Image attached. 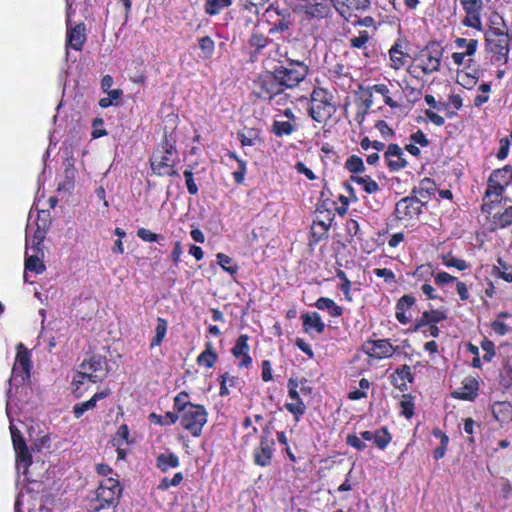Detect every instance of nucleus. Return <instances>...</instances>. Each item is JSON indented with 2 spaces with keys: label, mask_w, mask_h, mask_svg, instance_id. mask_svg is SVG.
Wrapping results in <instances>:
<instances>
[{
  "label": "nucleus",
  "mask_w": 512,
  "mask_h": 512,
  "mask_svg": "<svg viewBox=\"0 0 512 512\" xmlns=\"http://www.w3.org/2000/svg\"><path fill=\"white\" fill-rule=\"evenodd\" d=\"M369 40V34L367 31H361L359 36L350 39V44L354 48H363Z\"/></svg>",
  "instance_id": "obj_53"
},
{
  "label": "nucleus",
  "mask_w": 512,
  "mask_h": 512,
  "mask_svg": "<svg viewBox=\"0 0 512 512\" xmlns=\"http://www.w3.org/2000/svg\"><path fill=\"white\" fill-rule=\"evenodd\" d=\"M268 43V39L262 34L255 33L250 38V44L257 48H264Z\"/></svg>",
  "instance_id": "obj_62"
},
{
  "label": "nucleus",
  "mask_w": 512,
  "mask_h": 512,
  "mask_svg": "<svg viewBox=\"0 0 512 512\" xmlns=\"http://www.w3.org/2000/svg\"><path fill=\"white\" fill-rule=\"evenodd\" d=\"M487 46L497 61L507 60L511 37L499 28L492 29L486 37Z\"/></svg>",
  "instance_id": "obj_8"
},
{
  "label": "nucleus",
  "mask_w": 512,
  "mask_h": 512,
  "mask_svg": "<svg viewBox=\"0 0 512 512\" xmlns=\"http://www.w3.org/2000/svg\"><path fill=\"white\" fill-rule=\"evenodd\" d=\"M504 192V185L499 182H491V178L488 179V187L485 192L486 196H500Z\"/></svg>",
  "instance_id": "obj_49"
},
{
  "label": "nucleus",
  "mask_w": 512,
  "mask_h": 512,
  "mask_svg": "<svg viewBox=\"0 0 512 512\" xmlns=\"http://www.w3.org/2000/svg\"><path fill=\"white\" fill-rule=\"evenodd\" d=\"M372 90L384 97V102L391 108L398 107V104L388 95L389 89L384 84H376L372 87Z\"/></svg>",
  "instance_id": "obj_41"
},
{
  "label": "nucleus",
  "mask_w": 512,
  "mask_h": 512,
  "mask_svg": "<svg viewBox=\"0 0 512 512\" xmlns=\"http://www.w3.org/2000/svg\"><path fill=\"white\" fill-rule=\"evenodd\" d=\"M374 274L380 278H384L386 283L395 281V274L387 268H377L374 270Z\"/></svg>",
  "instance_id": "obj_55"
},
{
  "label": "nucleus",
  "mask_w": 512,
  "mask_h": 512,
  "mask_svg": "<svg viewBox=\"0 0 512 512\" xmlns=\"http://www.w3.org/2000/svg\"><path fill=\"white\" fill-rule=\"evenodd\" d=\"M315 306L319 310H326L331 317H339L342 315V308L338 306L332 299L321 297L319 298Z\"/></svg>",
  "instance_id": "obj_27"
},
{
  "label": "nucleus",
  "mask_w": 512,
  "mask_h": 512,
  "mask_svg": "<svg viewBox=\"0 0 512 512\" xmlns=\"http://www.w3.org/2000/svg\"><path fill=\"white\" fill-rule=\"evenodd\" d=\"M420 60L421 63L419 64V68L422 72L425 74H431L438 71L440 68L441 52L437 49H427L422 53Z\"/></svg>",
  "instance_id": "obj_16"
},
{
  "label": "nucleus",
  "mask_w": 512,
  "mask_h": 512,
  "mask_svg": "<svg viewBox=\"0 0 512 512\" xmlns=\"http://www.w3.org/2000/svg\"><path fill=\"white\" fill-rule=\"evenodd\" d=\"M238 165L239 168L233 172V177L238 184H241L246 174V163L243 160H238Z\"/></svg>",
  "instance_id": "obj_58"
},
{
  "label": "nucleus",
  "mask_w": 512,
  "mask_h": 512,
  "mask_svg": "<svg viewBox=\"0 0 512 512\" xmlns=\"http://www.w3.org/2000/svg\"><path fill=\"white\" fill-rule=\"evenodd\" d=\"M258 96L265 100H273L285 91L275 72H266L255 82Z\"/></svg>",
  "instance_id": "obj_6"
},
{
  "label": "nucleus",
  "mask_w": 512,
  "mask_h": 512,
  "mask_svg": "<svg viewBox=\"0 0 512 512\" xmlns=\"http://www.w3.org/2000/svg\"><path fill=\"white\" fill-rule=\"evenodd\" d=\"M303 320V326L305 331H310L314 329L318 333H322L325 329V324L321 320V317L318 313L314 312L312 314H302L301 316Z\"/></svg>",
  "instance_id": "obj_26"
},
{
  "label": "nucleus",
  "mask_w": 512,
  "mask_h": 512,
  "mask_svg": "<svg viewBox=\"0 0 512 512\" xmlns=\"http://www.w3.org/2000/svg\"><path fill=\"white\" fill-rule=\"evenodd\" d=\"M466 16L463 25L477 30H482L481 12L483 10L482 0H460Z\"/></svg>",
  "instance_id": "obj_10"
},
{
  "label": "nucleus",
  "mask_w": 512,
  "mask_h": 512,
  "mask_svg": "<svg viewBox=\"0 0 512 512\" xmlns=\"http://www.w3.org/2000/svg\"><path fill=\"white\" fill-rule=\"evenodd\" d=\"M231 4L232 0H206L205 12L210 16L217 15Z\"/></svg>",
  "instance_id": "obj_32"
},
{
  "label": "nucleus",
  "mask_w": 512,
  "mask_h": 512,
  "mask_svg": "<svg viewBox=\"0 0 512 512\" xmlns=\"http://www.w3.org/2000/svg\"><path fill=\"white\" fill-rule=\"evenodd\" d=\"M423 205L412 194L397 202L395 215L399 220H410L418 217Z\"/></svg>",
  "instance_id": "obj_11"
},
{
  "label": "nucleus",
  "mask_w": 512,
  "mask_h": 512,
  "mask_svg": "<svg viewBox=\"0 0 512 512\" xmlns=\"http://www.w3.org/2000/svg\"><path fill=\"white\" fill-rule=\"evenodd\" d=\"M435 190V182L430 178H424L417 187L412 189L411 194L424 206L434 194Z\"/></svg>",
  "instance_id": "obj_19"
},
{
  "label": "nucleus",
  "mask_w": 512,
  "mask_h": 512,
  "mask_svg": "<svg viewBox=\"0 0 512 512\" xmlns=\"http://www.w3.org/2000/svg\"><path fill=\"white\" fill-rule=\"evenodd\" d=\"M266 13L270 19H273L274 15L277 16V19L271 21L269 34L282 33L289 29L292 21L291 13L288 10L280 11L277 7H270Z\"/></svg>",
  "instance_id": "obj_12"
},
{
  "label": "nucleus",
  "mask_w": 512,
  "mask_h": 512,
  "mask_svg": "<svg viewBox=\"0 0 512 512\" xmlns=\"http://www.w3.org/2000/svg\"><path fill=\"white\" fill-rule=\"evenodd\" d=\"M199 46L205 58H210L212 56L215 45L214 41L210 37H202L199 40Z\"/></svg>",
  "instance_id": "obj_44"
},
{
  "label": "nucleus",
  "mask_w": 512,
  "mask_h": 512,
  "mask_svg": "<svg viewBox=\"0 0 512 512\" xmlns=\"http://www.w3.org/2000/svg\"><path fill=\"white\" fill-rule=\"evenodd\" d=\"M410 139L413 143L419 144L423 147H426L429 145V141H428L426 135L421 130H418L417 132L413 133L411 135Z\"/></svg>",
  "instance_id": "obj_63"
},
{
  "label": "nucleus",
  "mask_w": 512,
  "mask_h": 512,
  "mask_svg": "<svg viewBox=\"0 0 512 512\" xmlns=\"http://www.w3.org/2000/svg\"><path fill=\"white\" fill-rule=\"evenodd\" d=\"M16 453L17 470H22L23 474H27L28 468L32 463V457L26 444L14 448Z\"/></svg>",
  "instance_id": "obj_24"
},
{
  "label": "nucleus",
  "mask_w": 512,
  "mask_h": 512,
  "mask_svg": "<svg viewBox=\"0 0 512 512\" xmlns=\"http://www.w3.org/2000/svg\"><path fill=\"white\" fill-rule=\"evenodd\" d=\"M95 407V399H89L85 402L76 404L73 407L74 416L79 419L86 411L91 410Z\"/></svg>",
  "instance_id": "obj_45"
},
{
  "label": "nucleus",
  "mask_w": 512,
  "mask_h": 512,
  "mask_svg": "<svg viewBox=\"0 0 512 512\" xmlns=\"http://www.w3.org/2000/svg\"><path fill=\"white\" fill-rule=\"evenodd\" d=\"M375 127L378 129V131L384 138H390L394 135L393 130L383 120L377 121Z\"/></svg>",
  "instance_id": "obj_57"
},
{
  "label": "nucleus",
  "mask_w": 512,
  "mask_h": 512,
  "mask_svg": "<svg viewBox=\"0 0 512 512\" xmlns=\"http://www.w3.org/2000/svg\"><path fill=\"white\" fill-rule=\"evenodd\" d=\"M443 264L447 267L456 268L459 271H463V270L467 269V267H468L465 260L455 258L451 255H446L443 257Z\"/></svg>",
  "instance_id": "obj_42"
},
{
  "label": "nucleus",
  "mask_w": 512,
  "mask_h": 512,
  "mask_svg": "<svg viewBox=\"0 0 512 512\" xmlns=\"http://www.w3.org/2000/svg\"><path fill=\"white\" fill-rule=\"evenodd\" d=\"M446 318V313L440 309H432L430 311H425L422 313V316L418 319L417 324L415 326V330H418L420 327L425 325H433L435 323L441 322Z\"/></svg>",
  "instance_id": "obj_23"
},
{
  "label": "nucleus",
  "mask_w": 512,
  "mask_h": 512,
  "mask_svg": "<svg viewBox=\"0 0 512 512\" xmlns=\"http://www.w3.org/2000/svg\"><path fill=\"white\" fill-rule=\"evenodd\" d=\"M104 376L105 373H103L102 359L94 356L89 360L83 361L80 365V370L74 377L73 383L75 385L84 384L86 381L96 383L102 380Z\"/></svg>",
  "instance_id": "obj_7"
},
{
  "label": "nucleus",
  "mask_w": 512,
  "mask_h": 512,
  "mask_svg": "<svg viewBox=\"0 0 512 512\" xmlns=\"http://www.w3.org/2000/svg\"><path fill=\"white\" fill-rule=\"evenodd\" d=\"M85 25L80 23L67 32V45L74 50H81L86 40Z\"/></svg>",
  "instance_id": "obj_22"
},
{
  "label": "nucleus",
  "mask_w": 512,
  "mask_h": 512,
  "mask_svg": "<svg viewBox=\"0 0 512 512\" xmlns=\"http://www.w3.org/2000/svg\"><path fill=\"white\" fill-rule=\"evenodd\" d=\"M479 383L473 377L465 378L462 387L454 391L452 396L457 399L472 401L478 395Z\"/></svg>",
  "instance_id": "obj_20"
},
{
  "label": "nucleus",
  "mask_w": 512,
  "mask_h": 512,
  "mask_svg": "<svg viewBox=\"0 0 512 512\" xmlns=\"http://www.w3.org/2000/svg\"><path fill=\"white\" fill-rule=\"evenodd\" d=\"M332 0H304V12L311 18L324 19L331 14Z\"/></svg>",
  "instance_id": "obj_13"
},
{
  "label": "nucleus",
  "mask_w": 512,
  "mask_h": 512,
  "mask_svg": "<svg viewBox=\"0 0 512 512\" xmlns=\"http://www.w3.org/2000/svg\"><path fill=\"white\" fill-rule=\"evenodd\" d=\"M294 123L291 121H275L273 124V132L277 136L290 135L294 130Z\"/></svg>",
  "instance_id": "obj_36"
},
{
  "label": "nucleus",
  "mask_w": 512,
  "mask_h": 512,
  "mask_svg": "<svg viewBox=\"0 0 512 512\" xmlns=\"http://www.w3.org/2000/svg\"><path fill=\"white\" fill-rule=\"evenodd\" d=\"M391 67L398 70L405 64V56L399 44H395L389 51Z\"/></svg>",
  "instance_id": "obj_33"
},
{
  "label": "nucleus",
  "mask_w": 512,
  "mask_h": 512,
  "mask_svg": "<svg viewBox=\"0 0 512 512\" xmlns=\"http://www.w3.org/2000/svg\"><path fill=\"white\" fill-rule=\"evenodd\" d=\"M137 236L145 242H156L161 238L160 235L153 233L146 228L138 229Z\"/></svg>",
  "instance_id": "obj_51"
},
{
  "label": "nucleus",
  "mask_w": 512,
  "mask_h": 512,
  "mask_svg": "<svg viewBox=\"0 0 512 512\" xmlns=\"http://www.w3.org/2000/svg\"><path fill=\"white\" fill-rule=\"evenodd\" d=\"M366 352L370 357L382 359L393 355L395 348L386 339L369 342L366 345Z\"/></svg>",
  "instance_id": "obj_15"
},
{
  "label": "nucleus",
  "mask_w": 512,
  "mask_h": 512,
  "mask_svg": "<svg viewBox=\"0 0 512 512\" xmlns=\"http://www.w3.org/2000/svg\"><path fill=\"white\" fill-rule=\"evenodd\" d=\"M345 167L352 173H359L365 169L363 160L356 155H353L346 160Z\"/></svg>",
  "instance_id": "obj_40"
},
{
  "label": "nucleus",
  "mask_w": 512,
  "mask_h": 512,
  "mask_svg": "<svg viewBox=\"0 0 512 512\" xmlns=\"http://www.w3.org/2000/svg\"><path fill=\"white\" fill-rule=\"evenodd\" d=\"M178 161V153L175 147V141L165 140L156 148L150 158V165L153 172L159 176H165L168 167H174Z\"/></svg>",
  "instance_id": "obj_2"
},
{
  "label": "nucleus",
  "mask_w": 512,
  "mask_h": 512,
  "mask_svg": "<svg viewBox=\"0 0 512 512\" xmlns=\"http://www.w3.org/2000/svg\"><path fill=\"white\" fill-rule=\"evenodd\" d=\"M331 99L332 96L325 89L317 88L313 90L309 113L315 121L324 122L334 114L335 106Z\"/></svg>",
  "instance_id": "obj_3"
},
{
  "label": "nucleus",
  "mask_w": 512,
  "mask_h": 512,
  "mask_svg": "<svg viewBox=\"0 0 512 512\" xmlns=\"http://www.w3.org/2000/svg\"><path fill=\"white\" fill-rule=\"evenodd\" d=\"M455 43L458 48L465 49L464 52H466V54L468 56H471L476 52L477 45H478L477 40L471 39V40L467 41L465 38H457L455 40Z\"/></svg>",
  "instance_id": "obj_39"
},
{
  "label": "nucleus",
  "mask_w": 512,
  "mask_h": 512,
  "mask_svg": "<svg viewBox=\"0 0 512 512\" xmlns=\"http://www.w3.org/2000/svg\"><path fill=\"white\" fill-rule=\"evenodd\" d=\"M491 182H499L507 186L510 182L512 183V169L510 166H505L502 169L494 170L491 175Z\"/></svg>",
  "instance_id": "obj_30"
},
{
  "label": "nucleus",
  "mask_w": 512,
  "mask_h": 512,
  "mask_svg": "<svg viewBox=\"0 0 512 512\" xmlns=\"http://www.w3.org/2000/svg\"><path fill=\"white\" fill-rule=\"evenodd\" d=\"M184 176L186 179L187 190L191 195H196L198 193V187L193 179V173L191 170H185Z\"/></svg>",
  "instance_id": "obj_54"
},
{
  "label": "nucleus",
  "mask_w": 512,
  "mask_h": 512,
  "mask_svg": "<svg viewBox=\"0 0 512 512\" xmlns=\"http://www.w3.org/2000/svg\"><path fill=\"white\" fill-rule=\"evenodd\" d=\"M275 74L281 81L284 89L296 87L308 73V67L300 61H294L289 67L280 66L275 68Z\"/></svg>",
  "instance_id": "obj_5"
},
{
  "label": "nucleus",
  "mask_w": 512,
  "mask_h": 512,
  "mask_svg": "<svg viewBox=\"0 0 512 512\" xmlns=\"http://www.w3.org/2000/svg\"><path fill=\"white\" fill-rule=\"evenodd\" d=\"M187 397L188 394L186 392H181L174 399V406L180 414L185 411L186 407L195 405L188 402Z\"/></svg>",
  "instance_id": "obj_48"
},
{
  "label": "nucleus",
  "mask_w": 512,
  "mask_h": 512,
  "mask_svg": "<svg viewBox=\"0 0 512 512\" xmlns=\"http://www.w3.org/2000/svg\"><path fill=\"white\" fill-rule=\"evenodd\" d=\"M183 480V474L181 472L176 473L172 479H169L167 477L163 478L158 485V488L161 490H166L172 486H177L181 483Z\"/></svg>",
  "instance_id": "obj_46"
},
{
  "label": "nucleus",
  "mask_w": 512,
  "mask_h": 512,
  "mask_svg": "<svg viewBox=\"0 0 512 512\" xmlns=\"http://www.w3.org/2000/svg\"><path fill=\"white\" fill-rule=\"evenodd\" d=\"M499 266L496 267L498 270L499 276L503 278L507 282H512V272L507 271L508 268L506 267V264L502 260H498Z\"/></svg>",
  "instance_id": "obj_61"
},
{
  "label": "nucleus",
  "mask_w": 512,
  "mask_h": 512,
  "mask_svg": "<svg viewBox=\"0 0 512 512\" xmlns=\"http://www.w3.org/2000/svg\"><path fill=\"white\" fill-rule=\"evenodd\" d=\"M285 408L295 415L296 420L299 419V416L303 415L306 411V406L303 401H295L294 403H286Z\"/></svg>",
  "instance_id": "obj_47"
},
{
  "label": "nucleus",
  "mask_w": 512,
  "mask_h": 512,
  "mask_svg": "<svg viewBox=\"0 0 512 512\" xmlns=\"http://www.w3.org/2000/svg\"><path fill=\"white\" fill-rule=\"evenodd\" d=\"M509 148H510V141H509V139L508 138H502L500 140V148H499V151L497 153V158L500 159V160H504L508 156Z\"/></svg>",
  "instance_id": "obj_59"
},
{
  "label": "nucleus",
  "mask_w": 512,
  "mask_h": 512,
  "mask_svg": "<svg viewBox=\"0 0 512 512\" xmlns=\"http://www.w3.org/2000/svg\"><path fill=\"white\" fill-rule=\"evenodd\" d=\"M129 437V429L127 425H121L114 437V441L119 445L121 442H127Z\"/></svg>",
  "instance_id": "obj_56"
},
{
  "label": "nucleus",
  "mask_w": 512,
  "mask_h": 512,
  "mask_svg": "<svg viewBox=\"0 0 512 512\" xmlns=\"http://www.w3.org/2000/svg\"><path fill=\"white\" fill-rule=\"evenodd\" d=\"M425 115L432 123H434L437 126H442L445 123L444 117L433 112L432 110H425Z\"/></svg>",
  "instance_id": "obj_64"
},
{
  "label": "nucleus",
  "mask_w": 512,
  "mask_h": 512,
  "mask_svg": "<svg viewBox=\"0 0 512 512\" xmlns=\"http://www.w3.org/2000/svg\"><path fill=\"white\" fill-rule=\"evenodd\" d=\"M390 441L391 436L386 428H381L379 430L374 431V443L380 449H385Z\"/></svg>",
  "instance_id": "obj_38"
},
{
  "label": "nucleus",
  "mask_w": 512,
  "mask_h": 512,
  "mask_svg": "<svg viewBox=\"0 0 512 512\" xmlns=\"http://www.w3.org/2000/svg\"><path fill=\"white\" fill-rule=\"evenodd\" d=\"M387 164L392 171H398L407 166L403 151L397 144H390L385 152Z\"/></svg>",
  "instance_id": "obj_18"
},
{
  "label": "nucleus",
  "mask_w": 512,
  "mask_h": 512,
  "mask_svg": "<svg viewBox=\"0 0 512 512\" xmlns=\"http://www.w3.org/2000/svg\"><path fill=\"white\" fill-rule=\"evenodd\" d=\"M217 262L225 271L229 272L230 274L236 273L237 267L232 264L233 261L229 256L223 253H218Z\"/></svg>",
  "instance_id": "obj_43"
},
{
  "label": "nucleus",
  "mask_w": 512,
  "mask_h": 512,
  "mask_svg": "<svg viewBox=\"0 0 512 512\" xmlns=\"http://www.w3.org/2000/svg\"><path fill=\"white\" fill-rule=\"evenodd\" d=\"M248 336L240 335L232 349L235 358L239 359L238 366L240 368H248L252 363V358L249 355Z\"/></svg>",
  "instance_id": "obj_17"
},
{
  "label": "nucleus",
  "mask_w": 512,
  "mask_h": 512,
  "mask_svg": "<svg viewBox=\"0 0 512 512\" xmlns=\"http://www.w3.org/2000/svg\"><path fill=\"white\" fill-rule=\"evenodd\" d=\"M122 488L118 480L106 478L100 482L94 497L88 505L89 512H100L110 507H116L119 503Z\"/></svg>",
  "instance_id": "obj_1"
},
{
  "label": "nucleus",
  "mask_w": 512,
  "mask_h": 512,
  "mask_svg": "<svg viewBox=\"0 0 512 512\" xmlns=\"http://www.w3.org/2000/svg\"><path fill=\"white\" fill-rule=\"evenodd\" d=\"M207 422V411L201 405L186 407L180 414V423L185 430H188L194 437L200 436L203 426Z\"/></svg>",
  "instance_id": "obj_4"
},
{
  "label": "nucleus",
  "mask_w": 512,
  "mask_h": 512,
  "mask_svg": "<svg viewBox=\"0 0 512 512\" xmlns=\"http://www.w3.org/2000/svg\"><path fill=\"white\" fill-rule=\"evenodd\" d=\"M10 432L14 448L26 444L20 431L15 426H10Z\"/></svg>",
  "instance_id": "obj_60"
},
{
  "label": "nucleus",
  "mask_w": 512,
  "mask_h": 512,
  "mask_svg": "<svg viewBox=\"0 0 512 512\" xmlns=\"http://www.w3.org/2000/svg\"><path fill=\"white\" fill-rule=\"evenodd\" d=\"M167 321L163 318L157 319L156 334L151 342V347L161 344L167 332Z\"/></svg>",
  "instance_id": "obj_35"
},
{
  "label": "nucleus",
  "mask_w": 512,
  "mask_h": 512,
  "mask_svg": "<svg viewBox=\"0 0 512 512\" xmlns=\"http://www.w3.org/2000/svg\"><path fill=\"white\" fill-rule=\"evenodd\" d=\"M332 4L341 16L348 19L353 12L368 8L369 0H332Z\"/></svg>",
  "instance_id": "obj_14"
},
{
  "label": "nucleus",
  "mask_w": 512,
  "mask_h": 512,
  "mask_svg": "<svg viewBox=\"0 0 512 512\" xmlns=\"http://www.w3.org/2000/svg\"><path fill=\"white\" fill-rule=\"evenodd\" d=\"M351 181L361 186L369 194L375 193L379 189L377 182L369 176H351Z\"/></svg>",
  "instance_id": "obj_31"
},
{
  "label": "nucleus",
  "mask_w": 512,
  "mask_h": 512,
  "mask_svg": "<svg viewBox=\"0 0 512 512\" xmlns=\"http://www.w3.org/2000/svg\"><path fill=\"white\" fill-rule=\"evenodd\" d=\"M179 464V458L173 453H162L157 457V467L163 472H167L170 468H176Z\"/></svg>",
  "instance_id": "obj_28"
},
{
  "label": "nucleus",
  "mask_w": 512,
  "mask_h": 512,
  "mask_svg": "<svg viewBox=\"0 0 512 512\" xmlns=\"http://www.w3.org/2000/svg\"><path fill=\"white\" fill-rule=\"evenodd\" d=\"M272 446L273 441L269 440L266 437H262L260 441V445L254 451V462L259 466H267L272 457Z\"/></svg>",
  "instance_id": "obj_21"
},
{
  "label": "nucleus",
  "mask_w": 512,
  "mask_h": 512,
  "mask_svg": "<svg viewBox=\"0 0 512 512\" xmlns=\"http://www.w3.org/2000/svg\"><path fill=\"white\" fill-rule=\"evenodd\" d=\"M415 302V298L410 295L402 296L396 305V318L402 324H407L410 317L406 316V308L411 307Z\"/></svg>",
  "instance_id": "obj_25"
},
{
  "label": "nucleus",
  "mask_w": 512,
  "mask_h": 512,
  "mask_svg": "<svg viewBox=\"0 0 512 512\" xmlns=\"http://www.w3.org/2000/svg\"><path fill=\"white\" fill-rule=\"evenodd\" d=\"M31 357L30 352L26 349V347L19 343L17 345V354L15 363L12 368V376L10 378V383L15 381L17 383H24L30 377L31 370Z\"/></svg>",
  "instance_id": "obj_9"
},
{
  "label": "nucleus",
  "mask_w": 512,
  "mask_h": 512,
  "mask_svg": "<svg viewBox=\"0 0 512 512\" xmlns=\"http://www.w3.org/2000/svg\"><path fill=\"white\" fill-rule=\"evenodd\" d=\"M498 224L501 228L512 225V205L498 216Z\"/></svg>",
  "instance_id": "obj_52"
},
{
  "label": "nucleus",
  "mask_w": 512,
  "mask_h": 512,
  "mask_svg": "<svg viewBox=\"0 0 512 512\" xmlns=\"http://www.w3.org/2000/svg\"><path fill=\"white\" fill-rule=\"evenodd\" d=\"M44 238H45V231L38 226L37 229L35 230L32 238H30L28 233L26 234V244L27 245L31 244V247L34 250L40 251V245L42 244Z\"/></svg>",
  "instance_id": "obj_37"
},
{
  "label": "nucleus",
  "mask_w": 512,
  "mask_h": 512,
  "mask_svg": "<svg viewBox=\"0 0 512 512\" xmlns=\"http://www.w3.org/2000/svg\"><path fill=\"white\" fill-rule=\"evenodd\" d=\"M25 269L36 274H41L45 270V265L37 255H31L26 257Z\"/></svg>",
  "instance_id": "obj_34"
},
{
  "label": "nucleus",
  "mask_w": 512,
  "mask_h": 512,
  "mask_svg": "<svg viewBox=\"0 0 512 512\" xmlns=\"http://www.w3.org/2000/svg\"><path fill=\"white\" fill-rule=\"evenodd\" d=\"M217 354L213 350L212 343H206V349L198 356L197 363L200 366L211 368L217 361Z\"/></svg>",
  "instance_id": "obj_29"
},
{
  "label": "nucleus",
  "mask_w": 512,
  "mask_h": 512,
  "mask_svg": "<svg viewBox=\"0 0 512 512\" xmlns=\"http://www.w3.org/2000/svg\"><path fill=\"white\" fill-rule=\"evenodd\" d=\"M346 443L357 449L358 451H361L366 448L365 442L362 440L361 437L357 436L356 434H349L346 437Z\"/></svg>",
  "instance_id": "obj_50"
}]
</instances>
